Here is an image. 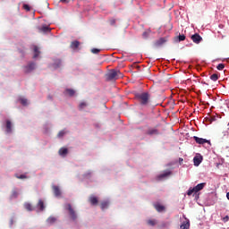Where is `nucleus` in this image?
Listing matches in <instances>:
<instances>
[{
    "label": "nucleus",
    "instance_id": "f257e3e1",
    "mask_svg": "<svg viewBox=\"0 0 229 229\" xmlns=\"http://www.w3.org/2000/svg\"><path fill=\"white\" fill-rule=\"evenodd\" d=\"M136 99H138V101H139L140 105H141V106H148V105H149V103H150L151 95H149V93H148V92L137 94Z\"/></svg>",
    "mask_w": 229,
    "mask_h": 229
},
{
    "label": "nucleus",
    "instance_id": "f03ea898",
    "mask_svg": "<svg viewBox=\"0 0 229 229\" xmlns=\"http://www.w3.org/2000/svg\"><path fill=\"white\" fill-rule=\"evenodd\" d=\"M123 77V73H121L120 71L117 70H111L106 74V81H115V80H119V78Z\"/></svg>",
    "mask_w": 229,
    "mask_h": 229
},
{
    "label": "nucleus",
    "instance_id": "7ed1b4c3",
    "mask_svg": "<svg viewBox=\"0 0 229 229\" xmlns=\"http://www.w3.org/2000/svg\"><path fill=\"white\" fill-rule=\"evenodd\" d=\"M206 185H207L206 182H201L193 188H190L187 191V195L192 196V194H194V193L196 194V192H199V191H203V189H205Z\"/></svg>",
    "mask_w": 229,
    "mask_h": 229
},
{
    "label": "nucleus",
    "instance_id": "20e7f679",
    "mask_svg": "<svg viewBox=\"0 0 229 229\" xmlns=\"http://www.w3.org/2000/svg\"><path fill=\"white\" fill-rule=\"evenodd\" d=\"M64 208H65V210L68 211L69 216H70L71 219H72V221H76V219H78V215L76 214V211L72 208V205H71L69 203L65 204Z\"/></svg>",
    "mask_w": 229,
    "mask_h": 229
},
{
    "label": "nucleus",
    "instance_id": "39448f33",
    "mask_svg": "<svg viewBox=\"0 0 229 229\" xmlns=\"http://www.w3.org/2000/svg\"><path fill=\"white\" fill-rule=\"evenodd\" d=\"M171 174H173V172L166 170V171L163 172L162 174H160L159 175H157L156 177V180L157 182H162V180H165V178H169V176H171Z\"/></svg>",
    "mask_w": 229,
    "mask_h": 229
},
{
    "label": "nucleus",
    "instance_id": "423d86ee",
    "mask_svg": "<svg viewBox=\"0 0 229 229\" xmlns=\"http://www.w3.org/2000/svg\"><path fill=\"white\" fill-rule=\"evenodd\" d=\"M35 63H30L27 66L24 67L23 72H25V74H30V72L35 71Z\"/></svg>",
    "mask_w": 229,
    "mask_h": 229
},
{
    "label": "nucleus",
    "instance_id": "0eeeda50",
    "mask_svg": "<svg viewBox=\"0 0 229 229\" xmlns=\"http://www.w3.org/2000/svg\"><path fill=\"white\" fill-rule=\"evenodd\" d=\"M193 139L197 144H210V140L207 139L199 138L197 136H194Z\"/></svg>",
    "mask_w": 229,
    "mask_h": 229
},
{
    "label": "nucleus",
    "instance_id": "6e6552de",
    "mask_svg": "<svg viewBox=\"0 0 229 229\" xmlns=\"http://www.w3.org/2000/svg\"><path fill=\"white\" fill-rule=\"evenodd\" d=\"M191 40H192V42H194V44H199V42H201V40H203V38H201V36H199V34L195 33L194 35L191 36Z\"/></svg>",
    "mask_w": 229,
    "mask_h": 229
},
{
    "label": "nucleus",
    "instance_id": "1a4fd4ad",
    "mask_svg": "<svg viewBox=\"0 0 229 229\" xmlns=\"http://www.w3.org/2000/svg\"><path fill=\"white\" fill-rule=\"evenodd\" d=\"M53 192L56 198L62 196V191H60V188L56 185L52 186Z\"/></svg>",
    "mask_w": 229,
    "mask_h": 229
},
{
    "label": "nucleus",
    "instance_id": "9d476101",
    "mask_svg": "<svg viewBox=\"0 0 229 229\" xmlns=\"http://www.w3.org/2000/svg\"><path fill=\"white\" fill-rule=\"evenodd\" d=\"M165 42H167V38H160L158 40L155 42V46L158 47L160 46H164Z\"/></svg>",
    "mask_w": 229,
    "mask_h": 229
},
{
    "label": "nucleus",
    "instance_id": "9b49d317",
    "mask_svg": "<svg viewBox=\"0 0 229 229\" xmlns=\"http://www.w3.org/2000/svg\"><path fill=\"white\" fill-rule=\"evenodd\" d=\"M185 219L186 220L181 225L180 229H189L191 227V221L187 218Z\"/></svg>",
    "mask_w": 229,
    "mask_h": 229
},
{
    "label": "nucleus",
    "instance_id": "f8f14e48",
    "mask_svg": "<svg viewBox=\"0 0 229 229\" xmlns=\"http://www.w3.org/2000/svg\"><path fill=\"white\" fill-rule=\"evenodd\" d=\"M89 201L93 206L98 205V203L99 202V200L98 199V197H96V196H90L89 199Z\"/></svg>",
    "mask_w": 229,
    "mask_h": 229
},
{
    "label": "nucleus",
    "instance_id": "ddd939ff",
    "mask_svg": "<svg viewBox=\"0 0 229 229\" xmlns=\"http://www.w3.org/2000/svg\"><path fill=\"white\" fill-rule=\"evenodd\" d=\"M154 208H156V210L157 211V212H165V206H162V205H160V204H155L154 205Z\"/></svg>",
    "mask_w": 229,
    "mask_h": 229
},
{
    "label": "nucleus",
    "instance_id": "4468645a",
    "mask_svg": "<svg viewBox=\"0 0 229 229\" xmlns=\"http://www.w3.org/2000/svg\"><path fill=\"white\" fill-rule=\"evenodd\" d=\"M202 160H203V157H198V156H196V157L193 158L194 165H196V166L199 165V164H201Z\"/></svg>",
    "mask_w": 229,
    "mask_h": 229
},
{
    "label": "nucleus",
    "instance_id": "2eb2a0df",
    "mask_svg": "<svg viewBox=\"0 0 229 229\" xmlns=\"http://www.w3.org/2000/svg\"><path fill=\"white\" fill-rule=\"evenodd\" d=\"M6 133H12V122L10 120H6Z\"/></svg>",
    "mask_w": 229,
    "mask_h": 229
},
{
    "label": "nucleus",
    "instance_id": "dca6fc26",
    "mask_svg": "<svg viewBox=\"0 0 229 229\" xmlns=\"http://www.w3.org/2000/svg\"><path fill=\"white\" fill-rule=\"evenodd\" d=\"M70 47L72 48V49H78L79 47H80V41H78V40H75V41H72V43H71V45H70Z\"/></svg>",
    "mask_w": 229,
    "mask_h": 229
},
{
    "label": "nucleus",
    "instance_id": "f3484780",
    "mask_svg": "<svg viewBox=\"0 0 229 229\" xmlns=\"http://www.w3.org/2000/svg\"><path fill=\"white\" fill-rule=\"evenodd\" d=\"M64 94H66L67 96H70V98H72V96L76 94V91H74V89H66L64 91Z\"/></svg>",
    "mask_w": 229,
    "mask_h": 229
},
{
    "label": "nucleus",
    "instance_id": "a211bd4d",
    "mask_svg": "<svg viewBox=\"0 0 229 229\" xmlns=\"http://www.w3.org/2000/svg\"><path fill=\"white\" fill-rule=\"evenodd\" d=\"M47 223L51 225H55L56 223V217L55 216H49L47 219Z\"/></svg>",
    "mask_w": 229,
    "mask_h": 229
},
{
    "label": "nucleus",
    "instance_id": "6ab92c4d",
    "mask_svg": "<svg viewBox=\"0 0 229 229\" xmlns=\"http://www.w3.org/2000/svg\"><path fill=\"white\" fill-rule=\"evenodd\" d=\"M33 51H34L33 58H38V55H40V50H38V47L34 46Z\"/></svg>",
    "mask_w": 229,
    "mask_h": 229
},
{
    "label": "nucleus",
    "instance_id": "aec40b11",
    "mask_svg": "<svg viewBox=\"0 0 229 229\" xmlns=\"http://www.w3.org/2000/svg\"><path fill=\"white\" fill-rule=\"evenodd\" d=\"M158 131L155 128L153 129H148V131H147L148 135H158Z\"/></svg>",
    "mask_w": 229,
    "mask_h": 229
},
{
    "label": "nucleus",
    "instance_id": "412c9836",
    "mask_svg": "<svg viewBox=\"0 0 229 229\" xmlns=\"http://www.w3.org/2000/svg\"><path fill=\"white\" fill-rule=\"evenodd\" d=\"M67 153H69L67 148H62L59 149V155H61L62 157H64V155H67Z\"/></svg>",
    "mask_w": 229,
    "mask_h": 229
},
{
    "label": "nucleus",
    "instance_id": "4be33fe9",
    "mask_svg": "<svg viewBox=\"0 0 229 229\" xmlns=\"http://www.w3.org/2000/svg\"><path fill=\"white\" fill-rule=\"evenodd\" d=\"M24 208H26V210H28L29 212H32V210H34L33 206L29 202H26L24 204Z\"/></svg>",
    "mask_w": 229,
    "mask_h": 229
},
{
    "label": "nucleus",
    "instance_id": "5701e85b",
    "mask_svg": "<svg viewBox=\"0 0 229 229\" xmlns=\"http://www.w3.org/2000/svg\"><path fill=\"white\" fill-rule=\"evenodd\" d=\"M87 106H89V104L87 102H81L79 104V110H84V108H87Z\"/></svg>",
    "mask_w": 229,
    "mask_h": 229
},
{
    "label": "nucleus",
    "instance_id": "b1692460",
    "mask_svg": "<svg viewBox=\"0 0 229 229\" xmlns=\"http://www.w3.org/2000/svg\"><path fill=\"white\" fill-rule=\"evenodd\" d=\"M38 208H39V210H44V208H46V206H44V200L39 199L38 202Z\"/></svg>",
    "mask_w": 229,
    "mask_h": 229
},
{
    "label": "nucleus",
    "instance_id": "393cba45",
    "mask_svg": "<svg viewBox=\"0 0 229 229\" xmlns=\"http://www.w3.org/2000/svg\"><path fill=\"white\" fill-rule=\"evenodd\" d=\"M108 205H110V203L108 201H103L100 204V208L102 210H105L106 208H108Z\"/></svg>",
    "mask_w": 229,
    "mask_h": 229
},
{
    "label": "nucleus",
    "instance_id": "a878e982",
    "mask_svg": "<svg viewBox=\"0 0 229 229\" xmlns=\"http://www.w3.org/2000/svg\"><path fill=\"white\" fill-rule=\"evenodd\" d=\"M108 22H109L110 26H115L117 20L115 18H109Z\"/></svg>",
    "mask_w": 229,
    "mask_h": 229
},
{
    "label": "nucleus",
    "instance_id": "bb28decb",
    "mask_svg": "<svg viewBox=\"0 0 229 229\" xmlns=\"http://www.w3.org/2000/svg\"><path fill=\"white\" fill-rule=\"evenodd\" d=\"M151 33V30H146L142 33V38H149V35Z\"/></svg>",
    "mask_w": 229,
    "mask_h": 229
},
{
    "label": "nucleus",
    "instance_id": "cd10ccee",
    "mask_svg": "<svg viewBox=\"0 0 229 229\" xmlns=\"http://www.w3.org/2000/svg\"><path fill=\"white\" fill-rule=\"evenodd\" d=\"M62 65V60H60V59H57L56 61H55V63L54 64V67L55 68V69H58V67H60Z\"/></svg>",
    "mask_w": 229,
    "mask_h": 229
},
{
    "label": "nucleus",
    "instance_id": "c85d7f7f",
    "mask_svg": "<svg viewBox=\"0 0 229 229\" xmlns=\"http://www.w3.org/2000/svg\"><path fill=\"white\" fill-rule=\"evenodd\" d=\"M210 80H212V81H217V80H219V76L217 73H214L210 76Z\"/></svg>",
    "mask_w": 229,
    "mask_h": 229
},
{
    "label": "nucleus",
    "instance_id": "c756f323",
    "mask_svg": "<svg viewBox=\"0 0 229 229\" xmlns=\"http://www.w3.org/2000/svg\"><path fill=\"white\" fill-rule=\"evenodd\" d=\"M18 196H19V191H17V190H13L11 198H18Z\"/></svg>",
    "mask_w": 229,
    "mask_h": 229
},
{
    "label": "nucleus",
    "instance_id": "7c9ffc66",
    "mask_svg": "<svg viewBox=\"0 0 229 229\" xmlns=\"http://www.w3.org/2000/svg\"><path fill=\"white\" fill-rule=\"evenodd\" d=\"M41 31H43L44 33H47V32H49L50 31V30H49V27L48 26H43V27H41Z\"/></svg>",
    "mask_w": 229,
    "mask_h": 229
},
{
    "label": "nucleus",
    "instance_id": "2f4dec72",
    "mask_svg": "<svg viewBox=\"0 0 229 229\" xmlns=\"http://www.w3.org/2000/svg\"><path fill=\"white\" fill-rule=\"evenodd\" d=\"M177 38L178 42H183V40H185V35H179Z\"/></svg>",
    "mask_w": 229,
    "mask_h": 229
},
{
    "label": "nucleus",
    "instance_id": "473e14b6",
    "mask_svg": "<svg viewBox=\"0 0 229 229\" xmlns=\"http://www.w3.org/2000/svg\"><path fill=\"white\" fill-rule=\"evenodd\" d=\"M148 225L155 226V225H157V220H148Z\"/></svg>",
    "mask_w": 229,
    "mask_h": 229
},
{
    "label": "nucleus",
    "instance_id": "72a5a7b5",
    "mask_svg": "<svg viewBox=\"0 0 229 229\" xmlns=\"http://www.w3.org/2000/svg\"><path fill=\"white\" fill-rule=\"evenodd\" d=\"M217 71H223V69H225V64H219L216 66Z\"/></svg>",
    "mask_w": 229,
    "mask_h": 229
},
{
    "label": "nucleus",
    "instance_id": "f704fd0d",
    "mask_svg": "<svg viewBox=\"0 0 229 229\" xmlns=\"http://www.w3.org/2000/svg\"><path fill=\"white\" fill-rule=\"evenodd\" d=\"M21 105H23V106H26L28 105V99L26 98H21L20 99Z\"/></svg>",
    "mask_w": 229,
    "mask_h": 229
},
{
    "label": "nucleus",
    "instance_id": "c9c22d12",
    "mask_svg": "<svg viewBox=\"0 0 229 229\" xmlns=\"http://www.w3.org/2000/svg\"><path fill=\"white\" fill-rule=\"evenodd\" d=\"M15 176H16V178H18V180H25V178H28L24 174H21V175L15 174Z\"/></svg>",
    "mask_w": 229,
    "mask_h": 229
},
{
    "label": "nucleus",
    "instance_id": "e433bc0d",
    "mask_svg": "<svg viewBox=\"0 0 229 229\" xmlns=\"http://www.w3.org/2000/svg\"><path fill=\"white\" fill-rule=\"evenodd\" d=\"M100 49H98V48H93V49H91V53H93V55H98V54H99L100 53Z\"/></svg>",
    "mask_w": 229,
    "mask_h": 229
},
{
    "label": "nucleus",
    "instance_id": "4c0bfd02",
    "mask_svg": "<svg viewBox=\"0 0 229 229\" xmlns=\"http://www.w3.org/2000/svg\"><path fill=\"white\" fill-rule=\"evenodd\" d=\"M84 178H90L92 176V172L89 171L83 174Z\"/></svg>",
    "mask_w": 229,
    "mask_h": 229
},
{
    "label": "nucleus",
    "instance_id": "58836bf2",
    "mask_svg": "<svg viewBox=\"0 0 229 229\" xmlns=\"http://www.w3.org/2000/svg\"><path fill=\"white\" fill-rule=\"evenodd\" d=\"M23 8H24V10H26L27 12H30V10H31V8L30 7V5H28V4H23Z\"/></svg>",
    "mask_w": 229,
    "mask_h": 229
},
{
    "label": "nucleus",
    "instance_id": "ea45409f",
    "mask_svg": "<svg viewBox=\"0 0 229 229\" xmlns=\"http://www.w3.org/2000/svg\"><path fill=\"white\" fill-rule=\"evenodd\" d=\"M65 135V131H61L58 133V137H64Z\"/></svg>",
    "mask_w": 229,
    "mask_h": 229
},
{
    "label": "nucleus",
    "instance_id": "a19ab883",
    "mask_svg": "<svg viewBox=\"0 0 229 229\" xmlns=\"http://www.w3.org/2000/svg\"><path fill=\"white\" fill-rule=\"evenodd\" d=\"M167 225H169V224H167V223L161 224V228H165V226H167Z\"/></svg>",
    "mask_w": 229,
    "mask_h": 229
},
{
    "label": "nucleus",
    "instance_id": "79ce46f5",
    "mask_svg": "<svg viewBox=\"0 0 229 229\" xmlns=\"http://www.w3.org/2000/svg\"><path fill=\"white\" fill-rule=\"evenodd\" d=\"M179 164H180V165H182V164H183V158L182 157L179 158Z\"/></svg>",
    "mask_w": 229,
    "mask_h": 229
},
{
    "label": "nucleus",
    "instance_id": "37998d69",
    "mask_svg": "<svg viewBox=\"0 0 229 229\" xmlns=\"http://www.w3.org/2000/svg\"><path fill=\"white\" fill-rule=\"evenodd\" d=\"M61 3H69V0H60Z\"/></svg>",
    "mask_w": 229,
    "mask_h": 229
},
{
    "label": "nucleus",
    "instance_id": "c03bdc74",
    "mask_svg": "<svg viewBox=\"0 0 229 229\" xmlns=\"http://www.w3.org/2000/svg\"><path fill=\"white\" fill-rule=\"evenodd\" d=\"M229 220V216H226L225 217H224V221H228Z\"/></svg>",
    "mask_w": 229,
    "mask_h": 229
},
{
    "label": "nucleus",
    "instance_id": "a18cd8bd",
    "mask_svg": "<svg viewBox=\"0 0 229 229\" xmlns=\"http://www.w3.org/2000/svg\"><path fill=\"white\" fill-rule=\"evenodd\" d=\"M226 198H227V199H229V192H227Z\"/></svg>",
    "mask_w": 229,
    "mask_h": 229
}]
</instances>
